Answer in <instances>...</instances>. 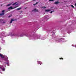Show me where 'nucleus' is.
Segmentation results:
<instances>
[{
	"label": "nucleus",
	"mask_w": 76,
	"mask_h": 76,
	"mask_svg": "<svg viewBox=\"0 0 76 76\" xmlns=\"http://www.w3.org/2000/svg\"><path fill=\"white\" fill-rule=\"evenodd\" d=\"M14 7V8H12V7H9V8H8V10H12V9H14L15 8H16V7Z\"/></svg>",
	"instance_id": "nucleus-1"
},
{
	"label": "nucleus",
	"mask_w": 76,
	"mask_h": 76,
	"mask_svg": "<svg viewBox=\"0 0 76 76\" xmlns=\"http://www.w3.org/2000/svg\"><path fill=\"white\" fill-rule=\"evenodd\" d=\"M5 12V10H3L2 11V13H0V16H2L3 15H4V12Z\"/></svg>",
	"instance_id": "nucleus-2"
},
{
	"label": "nucleus",
	"mask_w": 76,
	"mask_h": 76,
	"mask_svg": "<svg viewBox=\"0 0 76 76\" xmlns=\"http://www.w3.org/2000/svg\"><path fill=\"white\" fill-rule=\"evenodd\" d=\"M60 3V2H59V1L58 0L57 1V2H55V3H54V4H59Z\"/></svg>",
	"instance_id": "nucleus-3"
},
{
	"label": "nucleus",
	"mask_w": 76,
	"mask_h": 76,
	"mask_svg": "<svg viewBox=\"0 0 76 76\" xmlns=\"http://www.w3.org/2000/svg\"><path fill=\"white\" fill-rule=\"evenodd\" d=\"M15 20H14L13 19H11V21H10V23L11 24L12 23V21H13Z\"/></svg>",
	"instance_id": "nucleus-4"
},
{
	"label": "nucleus",
	"mask_w": 76,
	"mask_h": 76,
	"mask_svg": "<svg viewBox=\"0 0 76 76\" xmlns=\"http://www.w3.org/2000/svg\"><path fill=\"white\" fill-rule=\"evenodd\" d=\"M38 64L41 65L42 64V62L41 61H38Z\"/></svg>",
	"instance_id": "nucleus-5"
},
{
	"label": "nucleus",
	"mask_w": 76,
	"mask_h": 76,
	"mask_svg": "<svg viewBox=\"0 0 76 76\" xmlns=\"http://www.w3.org/2000/svg\"><path fill=\"white\" fill-rule=\"evenodd\" d=\"M32 11H35V12H38V10H37L36 9H34V10H33Z\"/></svg>",
	"instance_id": "nucleus-6"
},
{
	"label": "nucleus",
	"mask_w": 76,
	"mask_h": 76,
	"mask_svg": "<svg viewBox=\"0 0 76 76\" xmlns=\"http://www.w3.org/2000/svg\"><path fill=\"white\" fill-rule=\"evenodd\" d=\"M0 56L1 58H4V56L2 55L1 54H0Z\"/></svg>",
	"instance_id": "nucleus-7"
},
{
	"label": "nucleus",
	"mask_w": 76,
	"mask_h": 76,
	"mask_svg": "<svg viewBox=\"0 0 76 76\" xmlns=\"http://www.w3.org/2000/svg\"><path fill=\"white\" fill-rule=\"evenodd\" d=\"M50 11V10H45V12H48Z\"/></svg>",
	"instance_id": "nucleus-8"
},
{
	"label": "nucleus",
	"mask_w": 76,
	"mask_h": 76,
	"mask_svg": "<svg viewBox=\"0 0 76 76\" xmlns=\"http://www.w3.org/2000/svg\"><path fill=\"white\" fill-rule=\"evenodd\" d=\"M21 9V8H17V9H16V10H20V9Z\"/></svg>",
	"instance_id": "nucleus-9"
},
{
	"label": "nucleus",
	"mask_w": 76,
	"mask_h": 76,
	"mask_svg": "<svg viewBox=\"0 0 76 76\" xmlns=\"http://www.w3.org/2000/svg\"><path fill=\"white\" fill-rule=\"evenodd\" d=\"M11 4H8L7 5H6V7H9V6H10V5H11Z\"/></svg>",
	"instance_id": "nucleus-10"
},
{
	"label": "nucleus",
	"mask_w": 76,
	"mask_h": 76,
	"mask_svg": "<svg viewBox=\"0 0 76 76\" xmlns=\"http://www.w3.org/2000/svg\"><path fill=\"white\" fill-rule=\"evenodd\" d=\"M54 1V0H49V1L51 2Z\"/></svg>",
	"instance_id": "nucleus-11"
},
{
	"label": "nucleus",
	"mask_w": 76,
	"mask_h": 76,
	"mask_svg": "<svg viewBox=\"0 0 76 76\" xmlns=\"http://www.w3.org/2000/svg\"><path fill=\"white\" fill-rule=\"evenodd\" d=\"M54 12V11H51V12H50V13L52 14V12Z\"/></svg>",
	"instance_id": "nucleus-12"
},
{
	"label": "nucleus",
	"mask_w": 76,
	"mask_h": 76,
	"mask_svg": "<svg viewBox=\"0 0 76 76\" xmlns=\"http://www.w3.org/2000/svg\"><path fill=\"white\" fill-rule=\"evenodd\" d=\"M59 59L60 60H63L64 58H59Z\"/></svg>",
	"instance_id": "nucleus-13"
},
{
	"label": "nucleus",
	"mask_w": 76,
	"mask_h": 76,
	"mask_svg": "<svg viewBox=\"0 0 76 76\" xmlns=\"http://www.w3.org/2000/svg\"><path fill=\"white\" fill-rule=\"evenodd\" d=\"M71 6H72V7L73 8H74V6H73V5H71Z\"/></svg>",
	"instance_id": "nucleus-14"
},
{
	"label": "nucleus",
	"mask_w": 76,
	"mask_h": 76,
	"mask_svg": "<svg viewBox=\"0 0 76 76\" xmlns=\"http://www.w3.org/2000/svg\"><path fill=\"white\" fill-rule=\"evenodd\" d=\"M2 70L3 71H5V69L4 68H3L2 69Z\"/></svg>",
	"instance_id": "nucleus-15"
},
{
	"label": "nucleus",
	"mask_w": 76,
	"mask_h": 76,
	"mask_svg": "<svg viewBox=\"0 0 76 76\" xmlns=\"http://www.w3.org/2000/svg\"><path fill=\"white\" fill-rule=\"evenodd\" d=\"M42 8H46V7H42Z\"/></svg>",
	"instance_id": "nucleus-16"
},
{
	"label": "nucleus",
	"mask_w": 76,
	"mask_h": 76,
	"mask_svg": "<svg viewBox=\"0 0 76 76\" xmlns=\"http://www.w3.org/2000/svg\"><path fill=\"white\" fill-rule=\"evenodd\" d=\"M16 4V3H14V4H13V5H15V4Z\"/></svg>",
	"instance_id": "nucleus-17"
},
{
	"label": "nucleus",
	"mask_w": 76,
	"mask_h": 76,
	"mask_svg": "<svg viewBox=\"0 0 76 76\" xmlns=\"http://www.w3.org/2000/svg\"><path fill=\"white\" fill-rule=\"evenodd\" d=\"M11 15H10V16H8V18H10V17H11Z\"/></svg>",
	"instance_id": "nucleus-18"
},
{
	"label": "nucleus",
	"mask_w": 76,
	"mask_h": 76,
	"mask_svg": "<svg viewBox=\"0 0 76 76\" xmlns=\"http://www.w3.org/2000/svg\"><path fill=\"white\" fill-rule=\"evenodd\" d=\"M36 4H33V5H34V6H35V5H36Z\"/></svg>",
	"instance_id": "nucleus-19"
},
{
	"label": "nucleus",
	"mask_w": 76,
	"mask_h": 76,
	"mask_svg": "<svg viewBox=\"0 0 76 76\" xmlns=\"http://www.w3.org/2000/svg\"><path fill=\"white\" fill-rule=\"evenodd\" d=\"M4 63L6 64H8V63H6V62H4Z\"/></svg>",
	"instance_id": "nucleus-20"
},
{
	"label": "nucleus",
	"mask_w": 76,
	"mask_h": 76,
	"mask_svg": "<svg viewBox=\"0 0 76 76\" xmlns=\"http://www.w3.org/2000/svg\"><path fill=\"white\" fill-rule=\"evenodd\" d=\"M38 2H36V4H38Z\"/></svg>",
	"instance_id": "nucleus-21"
},
{
	"label": "nucleus",
	"mask_w": 76,
	"mask_h": 76,
	"mask_svg": "<svg viewBox=\"0 0 76 76\" xmlns=\"http://www.w3.org/2000/svg\"><path fill=\"white\" fill-rule=\"evenodd\" d=\"M75 4V7H76V4Z\"/></svg>",
	"instance_id": "nucleus-22"
},
{
	"label": "nucleus",
	"mask_w": 76,
	"mask_h": 76,
	"mask_svg": "<svg viewBox=\"0 0 76 76\" xmlns=\"http://www.w3.org/2000/svg\"><path fill=\"white\" fill-rule=\"evenodd\" d=\"M5 23V22H3V23Z\"/></svg>",
	"instance_id": "nucleus-23"
},
{
	"label": "nucleus",
	"mask_w": 76,
	"mask_h": 76,
	"mask_svg": "<svg viewBox=\"0 0 76 76\" xmlns=\"http://www.w3.org/2000/svg\"><path fill=\"white\" fill-rule=\"evenodd\" d=\"M20 12L21 13V12H22V11H21V12Z\"/></svg>",
	"instance_id": "nucleus-24"
},
{
	"label": "nucleus",
	"mask_w": 76,
	"mask_h": 76,
	"mask_svg": "<svg viewBox=\"0 0 76 76\" xmlns=\"http://www.w3.org/2000/svg\"><path fill=\"white\" fill-rule=\"evenodd\" d=\"M34 1H36V0H33Z\"/></svg>",
	"instance_id": "nucleus-25"
},
{
	"label": "nucleus",
	"mask_w": 76,
	"mask_h": 76,
	"mask_svg": "<svg viewBox=\"0 0 76 76\" xmlns=\"http://www.w3.org/2000/svg\"><path fill=\"white\" fill-rule=\"evenodd\" d=\"M7 66H9V64H8V65H7Z\"/></svg>",
	"instance_id": "nucleus-26"
},
{
	"label": "nucleus",
	"mask_w": 76,
	"mask_h": 76,
	"mask_svg": "<svg viewBox=\"0 0 76 76\" xmlns=\"http://www.w3.org/2000/svg\"><path fill=\"white\" fill-rule=\"evenodd\" d=\"M46 0V1H47V0Z\"/></svg>",
	"instance_id": "nucleus-27"
},
{
	"label": "nucleus",
	"mask_w": 76,
	"mask_h": 76,
	"mask_svg": "<svg viewBox=\"0 0 76 76\" xmlns=\"http://www.w3.org/2000/svg\"><path fill=\"white\" fill-rule=\"evenodd\" d=\"M39 1H40V0H39Z\"/></svg>",
	"instance_id": "nucleus-28"
}]
</instances>
